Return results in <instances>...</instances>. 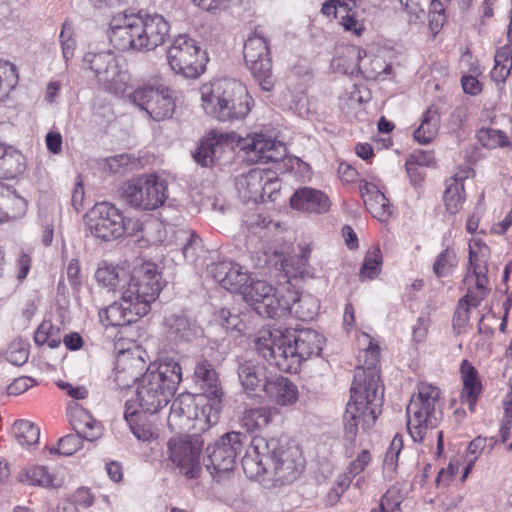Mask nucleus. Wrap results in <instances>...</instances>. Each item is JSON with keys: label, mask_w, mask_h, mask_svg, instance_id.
<instances>
[{"label": "nucleus", "mask_w": 512, "mask_h": 512, "mask_svg": "<svg viewBox=\"0 0 512 512\" xmlns=\"http://www.w3.org/2000/svg\"><path fill=\"white\" fill-rule=\"evenodd\" d=\"M358 345L363 347L358 356L359 366L356 369L350 389V400L344 412L345 439L350 443L362 429L370 428L380 413L383 400V387L380 383L379 346L365 332L358 336Z\"/></svg>", "instance_id": "f257e3e1"}, {"label": "nucleus", "mask_w": 512, "mask_h": 512, "mask_svg": "<svg viewBox=\"0 0 512 512\" xmlns=\"http://www.w3.org/2000/svg\"><path fill=\"white\" fill-rule=\"evenodd\" d=\"M325 338L316 330L267 329L259 332L255 349L269 364L286 373H297L303 362L319 356Z\"/></svg>", "instance_id": "f03ea898"}, {"label": "nucleus", "mask_w": 512, "mask_h": 512, "mask_svg": "<svg viewBox=\"0 0 512 512\" xmlns=\"http://www.w3.org/2000/svg\"><path fill=\"white\" fill-rule=\"evenodd\" d=\"M242 467L247 477H264L280 485L296 480L304 468V459L295 444L280 440L254 437L242 458Z\"/></svg>", "instance_id": "7ed1b4c3"}, {"label": "nucleus", "mask_w": 512, "mask_h": 512, "mask_svg": "<svg viewBox=\"0 0 512 512\" xmlns=\"http://www.w3.org/2000/svg\"><path fill=\"white\" fill-rule=\"evenodd\" d=\"M169 32V22L162 15L125 10L112 16L108 37L119 51L148 52L164 44Z\"/></svg>", "instance_id": "20e7f679"}, {"label": "nucleus", "mask_w": 512, "mask_h": 512, "mask_svg": "<svg viewBox=\"0 0 512 512\" xmlns=\"http://www.w3.org/2000/svg\"><path fill=\"white\" fill-rule=\"evenodd\" d=\"M226 148H238L244 152L245 159L251 163H268L282 160L286 148L280 141L267 138L262 133L240 137L236 133H210L193 154L195 161L202 166L212 165Z\"/></svg>", "instance_id": "39448f33"}, {"label": "nucleus", "mask_w": 512, "mask_h": 512, "mask_svg": "<svg viewBox=\"0 0 512 512\" xmlns=\"http://www.w3.org/2000/svg\"><path fill=\"white\" fill-rule=\"evenodd\" d=\"M201 107L219 121L244 119L251 110L246 87L235 79L222 78L200 87Z\"/></svg>", "instance_id": "423d86ee"}, {"label": "nucleus", "mask_w": 512, "mask_h": 512, "mask_svg": "<svg viewBox=\"0 0 512 512\" xmlns=\"http://www.w3.org/2000/svg\"><path fill=\"white\" fill-rule=\"evenodd\" d=\"M181 367L175 361L160 363L148 369L140 379L136 401L145 413L154 414L166 406L182 379Z\"/></svg>", "instance_id": "0eeeda50"}, {"label": "nucleus", "mask_w": 512, "mask_h": 512, "mask_svg": "<svg viewBox=\"0 0 512 512\" xmlns=\"http://www.w3.org/2000/svg\"><path fill=\"white\" fill-rule=\"evenodd\" d=\"M440 389L430 383L421 382L407 406V429L414 442H423L429 430L434 429L441 418L437 408Z\"/></svg>", "instance_id": "6e6552de"}, {"label": "nucleus", "mask_w": 512, "mask_h": 512, "mask_svg": "<svg viewBox=\"0 0 512 512\" xmlns=\"http://www.w3.org/2000/svg\"><path fill=\"white\" fill-rule=\"evenodd\" d=\"M85 224L90 233L103 241H112L125 234L137 232L138 220L126 218L122 211L109 202L96 203L85 215Z\"/></svg>", "instance_id": "1a4fd4ad"}, {"label": "nucleus", "mask_w": 512, "mask_h": 512, "mask_svg": "<svg viewBox=\"0 0 512 512\" xmlns=\"http://www.w3.org/2000/svg\"><path fill=\"white\" fill-rule=\"evenodd\" d=\"M163 287L156 264L141 262L128 272L126 284L121 286L122 298L136 304L138 313H148Z\"/></svg>", "instance_id": "9d476101"}, {"label": "nucleus", "mask_w": 512, "mask_h": 512, "mask_svg": "<svg viewBox=\"0 0 512 512\" xmlns=\"http://www.w3.org/2000/svg\"><path fill=\"white\" fill-rule=\"evenodd\" d=\"M219 413V408L209 403L202 404L198 411L195 398L181 394L172 402L167 423L173 431L205 430L218 422Z\"/></svg>", "instance_id": "9b49d317"}, {"label": "nucleus", "mask_w": 512, "mask_h": 512, "mask_svg": "<svg viewBox=\"0 0 512 512\" xmlns=\"http://www.w3.org/2000/svg\"><path fill=\"white\" fill-rule=\"evenodd\" d=\"M167 60L175 73L187 79H196L204 73L208 56L194 39L179 35L167 51Z\"/></svg>", "instance_id": "f8f14e48"}, {"label": "nucleus", "mask_w": 512, "mask_h": 512, "mask_svg": "<svg viewBox=\"0 0 512 512\" xmlns=\"http://www.w3.org/2000/svg\"><path fill=\"white\" fill-rule=\"evenodd\" d=\"M123 197L132 207L141 210H155L168 197V183L156 174H147L129 180L123 187Z\"/></svg>", "instance_id": "ddd939ff"}, {"label": "nucleus", "mask_w": 512, "mask_h": 512, "mask_svg": "<svg viewBox=\"0 0 512 512\" xmlns=\"http://www.w3.org/2000/svg\"><path fill=\"white\" fill-rule=\"evenodd\" d=\"M274 289L265 281H252L242 294L243 299L253 307L258 315L267 318H282L287 315L289 299L281 288Z\"/></svg>", "instance_id": "4468645a"}, {"label": "nucleus", "mask_w": 512, "mask_h": 512, "mask_svg": "<svg viewBox=\"0 0 512 512\" xmlns=\"http://www.w3.org/2000/svg\"><path fill=\"white\" fill-rule=\"evenodd\" d=\"M85 69L91 70L98 82L114 94L126 91L129 75L119 67L116 57L110 52L87 53L83 58Z\"/></svg>", "instance_id": "2eb2a0df"}, {"label": "nucleus", "mask_w": 512, "mask_h": 512, "mask_svg": "<svg viewBox=\"0 0 512 512\" xmlns=\"http://www.w3.org/2000/svg\"><path fill=\"white\" fill-rule=\"evenodd\" d=\"M244 60L255 80L263 91L270 92L274 87L272 62L266 38L254 32L246 40L243 49Z\"/></svg>", "instance_id": "dca6fc26"}, {"label": "nucleus", "mask_w": 512, "mask_h": 512, "mask_svg": "<svg viewBox=\"0 0 512 512\" xmlns=\"http://www.w3.org/2000/svg\"><path fill=\"white\" fill-rule=\"evenodd\" d=\"M129 98L155 121L169 119L175 111L173 91L164 85L140 86L129 95Z\"/></svg>", "instance_id": "f3484780"}, {"label": "nucleus", "mask_w": 512, "mask_h": 512, "mask_svg": "<svg viewBox=\"0 0 512 512\" xmlns=\"http://www.w3.org/2000/svg\"><path fill=\"white\" fill-rule=\"evenodd\" d=\"M245 440L244 434L231 431L221 436L214 444L208 445L204 458L207 470L211 474L231 471L237 456L244 448Z\"/></svg>", "instance_id": "a211bd4d"}, {"label": "nucleus", "mask_w": 512, "mask_h": 512, "mask_svg": "<svg viewBox=\"0 0 512 512\" xmlns=\"http://www.w3.org/2000/svg\"><path fill=\"white\" fill-rule=\"evenodd\" d=\"M203 441L197 437L172 438L168 443L169 459L188 478H197L201 472L200 454Z\"/></svg>", "instance_id": "6ab92c4d"}, {"label": "nucleus", "mask_w": 512, "mask_h": 512, "mask_svg": "<svg viewBox=\"0 0 512 512\" xmlns=\"http://www.w3.org/2000/svg\"><path fill=\"white\" fill-rule=\"evenodd\" d=\"M272 173L258 168L249 170L236 178V189L244 201H262L266 193L271 194V186H276ZM276 188L273 187V190Z\"/></svg>", "instance_id": "aec40b11"}, {"label": "nucleus", "mask_w": 512, "mask_h": 512, "mask_svg": "<svg viewBox=\"0 0 512 512\" xmlns=\"http://www.w3.org/2000/svg\"><path fill=\"white\" fill-rule=\"evenodd\" d=\"M193 379L205 395L207 403L217 406L221 411L223 390L214 365L207 359L198 357L195 361Z\"/></svg>", "instance_id": "412c9836"}, {"label": "nucleus", "mask_w": 512, "mask_h": 512, "mask_svg": "<svg viewBox=\"0 0 512 512\" xmlns=\"http://www.w3.org/2000/svg\"><path fill=\"white\" fill-rule=\"evenodd\" d=\"M489 254V249L485 244L477 245V250H474L470 247L469 251V265L472 269L473 275L475 276V285L477 288V293L468 292L460 301H464L466 305H468L469 309L471 307H477L483 297L487 292V258Z\"/></svg>", "instance_id": "4be33fe9"}, {"label": "nucleus", "mask_w": 512, "mask_h": 512, "mask_svg": "<svg viewBox=\"0 0 512 512\" xmlns=\"http://www.w3.org/2000/svg\"><path fill=\"white\" fill-rule=\"evenodd\" d=\"M321 11L326 16L333 15L345 31L359 36L364 30L362 11L357 0H327Z\"/></svg>", "instance_id": "5701e85b"}, {"label": "nucleus", "mask_w": 512, "mask_h": 512, "mask_svg": "<svg viewBox=\"0 0 512 512\" xmlns=\"http://www.w3.org/2000/svg\"><path fill=\"white\" fill-rule=\"evenodd\" d=\"M210 273L224 289L241 295L250 281L248 272L240 265L230 261H222L212 265Z\"/></svg>", "instance_id": "b1692460"}, {"label": "nucleus", "mask_w": 512, "mask_h": 512, "mask_svg": "<svg viewBox=\"0 0 512 512\" xmlns=\"http://www.w3.org/2000/svg\"><path fill=\"white\" fill-rule=\"evenodd\" d=\"M281 290L285 291V296L289 299L287 314H294L303 321L312 320L316 316L319 303L312 295H300L290 281H286Z\"/></svg>", "instance_id": "393cba45"}, {"label": "nucleus", "mask_w": 512, "mask_h": 512, "mask_svg": "<svg viewBox=\"0 0 512 512\" xmlns=\"http://www.w3.org/2000/svg\"><path fill=\"white\" fill-rule=\"evenodd\" d=\"M292 208L313 213H325L330 208L329 197L322 191L303 187L295 191L290 199Z\"/></svg>", "instance_id": "a878e982"}, {"label": "nucleus", "mask_w": 512, "mask_h": 512, "mask_svg": "<svg viewBox=\"0 0 512 512\" xmlns=\"http://www.w3.org/2000/svg\"><path fill=\"white\" fill-rule=\"evenodd\" d=\"M27 201L12 186L0 183V224L23 217Z\"/></svg>", "instance_id": "bb28decb"}, {"label": "nucleus", "mask_w": 512, "mask_h": 512, "mask_svg": "<svg viewBox=\"0 0 512 512\" xmlns=\"http://www.w3.org/2000/svg\"><path fill=\"white\" fill-rule=\"evenodd\" d=\"M136 304L121 297L120 302H114L99 313L101 320L107 326H124L136 322L146 313H138Z\"/></svg>", "instance_id": "cd10ccee"}, {"label": "nucleus", "mask_w": 512, "mask_h": 512, "mask_svg": "<svg viewBox=\"0 0 512 512\" xmlns=\"http://www.w3.org/2000/svg\"><path fill=\"white\" fill-rule=\"evenodd\" d=\"M263 385L267 397L277 405L290 406L298 401V388L288 378L277 377L275 380L267 381Z\"/></svg>", "instance_id": "c85d7f7f"}, {"label": "nucleus", "mask_w": 512, "mask_h": 512, "mask_svg": "<svg viewBox=\"0 0 512 512\" xmlns=\"http://www.w3.org/2000/svg\"><path fill=\"white\" fill-rule=\"evenodd\" d=\"M463 389L461 402L468 404L470 411L475 410L477 400L482 392V384L478 372L468 360H463L460 367Z\"/></svg>", "instance_id": "c756f323"}, {"label": "nucleus", "mask_w": 512, "mask_h": 512, "mask_svg": "<svg viewBox=\"0 0 512 512\" xmlns=\"http://www.w3.org/2000/svg\"><path fill=\"white\" fill-rule=\"evenodd\" d=\"M17 480L25 485L44 488H58L62 483L46 466L36 464L22 468L17 474Z\"/></svg>", "instance_id": "7c9ffc66"}, {"label": "nucleus", "mask_w": 512, "mask_h": 512, "mask_svg": "<svg viewBox=\"0 0 512 512\" xmlns=\"http://www.w3.org/2000/svg\"><path fill=\"white\" fill-rule=\"evenodd\" d=\"M167 335L175 342H190L198 336L199 327L184 315H172L166 319Z\"/></svg>", "instance_id": "2f4dec72"}, {"label": "nucleus", "mask_w": 512, "mask_h": 512, "mask_svg": "<svg viewBox=\"0 0 512 512\" xmlns=\"http://www.w3.org/2000/svg\"><path fill=\"white\" fill-rule=\"evenodd\" d=\"M70 424L87 441H95L101 437V425L85 409H74L70 414Z\"/></svg>", "instance_id": "473e14b6"}, {"label": "nucleus", "mask_w": 512, "mask_h": 512, "mask_svg": "<svg viewBox=\"0 0 512 512\" xmlns=\"http://www.w3.org/2000/svg\"><path fill=\"white\" fill-rule=\"evenodd\" d=\"M440 128V113L434 105L423 113L419 127L414 131V139L422 145L432 142Z\"/></svg>", "instance_id": "72a5a7b5"}, {"label": "nucleus", "mask_w": 512, "mask_h": 512, "mask_svg": "<svg viewBox=\"0 0 512 512\" xmlns=\"http://www.w3.org/2000/svg\"><path fill=\"white\" fill-rule=\"evenodd\" d=\"M25 168V157L20 151L11 147L0 150L1 178H16L25 171Z\"/></svg>", "instance_id": "f704fd0d"}, {"label": "nucleus", "mask_w": 512, "mask_h": 512, "mask_svg": "<svg viewBox=\"0 0 512 512\" xmlns=\"http://www.w3.org/2000/svg\"><path fill=\"white\" fill-rule=\"evenodd\" d=\"M277 414L276 408L257 407L246 409L241 418V426L248 432H255L269 425Z\"/></svg>", "instance_id": "c9c22d12"}, {"label": "nucleus", "mask_w": 512, "mask_h": 512, "mask_svg": "<svg viewBox=\"0 0 512 512\" xmlns=\"http://www.w3.org/2000/svg\"><path fill=\"white\" fill-rule=\"evenodd\" d=\"M238 377L246 391H254L262 383H266L265 367L253 360L245 361L238 367Z\"/></svg>", "instance_id": "e433bc0d"}, {"label": "nucleus", "mask_w": 512, "mask_h": 512, "mask_svg": "<svg viewBox=\"0 0 512 512\" xmlns=\"http://www.w3.org/2000/svg\"><path fill=\"white\" fill-rule=\"evenodd\" d=\"M97 282L109 291L119 290L128 280V271L123 267L104 264L95 273Z\"/></svg>", "instance_id": "4c0bfd02"}, {"label": "nucleus", "mask_w": 512, "mask_h": 512, "mask_svg": "<svg viewBox=\"0 0 512 512\" xmlns=\"http://www.w3.org/2000/svg\"><path fill=\"white\" fill-rule=\"evenodd\" d=\"M370 99V92L364 85L351 84L350 87L339 96V108L346 114L358 111L363 102Z\"/></svg>", "instance_id": "58836bf2"}, {"label": "nucleus", "mask_w": 512, "mask_h": 512, "mask_svg": "<svg viewBox=\"0 0 512 512\" xmlns=\"http://www.w3.org/2000/svg\"><path fill=\"white\" fill-rule=\"evenodd\" d=\"M443 199L446 211L449 214L453 215L459 212L465 199L463 180L458 178L448 179Z\"/></svg>", "instance_id": "ea45409f"}, {"label": "nucleus", "mask_w": 512, "mask_h": 512, "mask_svg": "<svg viewBox=\"0 0 512 512\" xmlns=\"http://www.w3.org/2000/svg\"><path fill=\"white\" fill-rule=\"evenodd\" d=\"M495 65L491 71V78L497 83H503L509 76L512 68V50L505 45L496 51Z\"/></svg>", "instance_id": "a19ab883"}, {"label": "nucleus", "mask_w": 512, "mask_h": 512, "mask_svg": "<svg viewBox=\"0 0 512 512\" xmlns=\"http://www.w3.org/2000/svg\"><path fill=\"white\" fill-rule=\"evenodd\" d=\"M13 432L17 442L23 447L36 445L40 438V428L28 420L16 421Z\"/></svg>", "instance_id": "79ce46f5"}, {"label": "nucleus", "mask_w": 512, "mask_h": 512, "mask_svg": "<svg viewBox=\"0 0 512 512\" xmlns=\"http://www.w3.org/2000/svg\"><path fill=\"white\" fill-rule=\"evenodd\" d=\"M19 75L16 66L9 62H0V103L6 101L18 84Z\"/></svg>", "instance_id": "37998d69"}, {"label": "nucleus", "mask_w": 512, "mask_h": 512, "mask_svg": "<svg viewBox=\"0 0 512 512\" xmlns=\"http://www.w3.org/2000/svg\"><path fill=\"white\" fill-rule=\"evenodd\" d=\"M133 362H138V360L130 359L126 354H123L118 361L115 381L120 387H129L138 379L140 371L132 369Z\"/></svg>", "instance_id": "c03bdc74"}, {"label": "nucleus", "mask_w": 512, "mask_h": 512, "mask_svg": "<svg viewBox=\"0 0 512 512\" xmlns=\"http://www.w3.org/2000/svg\"><path fill=\"white\" fill-rule=\"evenodd\" d=\"M476 136L481 145L488 149L506 147L511 144L503 131L494 128H481Z\"/></svg>", "instance_id": "a18cd8bd"}, {"label": "nucleus", "mask_w": 512, "mask_h": 512, "mask_svg": "<svg viewBox=\"0 0 512 512\" xmlns=\"http://www.w3.org/2000/svg\"><path fill=\"white\" fill-rule=\"evenodd\" d=\"M382 265V254L379 247H371L364 258L363 265L360 269L361 279H373L376 277Z\"/></svg>", "instance_id": "49530a36"}, {"label": "nucleus", "mask_w": 512, "mask_h": 512, "mask_svg": "<svg viewBox=\"0 0 512 512\" xmlns=\"http://www.w3.org/2000/svg\"><path fill=\"white\" fill-rule=\"evenodd\" d=\"M177 240L181 241L182 254L187 260H194L201 248V239L191 230L181 229L176 233Z\"/></svg>", "instance_id": "de8ad7c7"}, {"label": "nucleus", "mask_w": 512, "mask_h": 512, "mask_svg": "<svg viewBox=\"0 0 512 512\" xmlns=\"http://www.w3.org/2000/svg\"><path fill=\"white\" fill-rule=\"evenodd\" d=\"M457 265L456 253L452 249H445L436 258L433 264V271L437 277L450 275Z\"/></svg>", "instance_id": "09e8293b"}, {"label": "nucleus", "mask_w": 512, "mask_h": 512, "mask_svg": "<svg viewBox=\"0 0 512 512\" xmlns=\"http://www.w3.org/2000/svg\"><path fill=\"white\" fill-rule=\"evenodd\" d=\"M433 162L434 155L431 151L417 150L409 157L405 166L407 174L414 185L418 184V179L413 178L412 172L417 170V166L423 168L431 165Z\"/></svg>", "instance_id": "8fccbe9b"}, {"label": "nucleus", "mask_w": 512, "mask_h": 512, "mask_svg": "<svg viewBox=\"0 0 512 512\" xmlns=\"http://www.w3.org/2000/svg\"><path fill=\"white\" fill-rule=\"evenodd\" d=\"M132 405L127 402V407L125 411V419L130 425L131 431L134 436L141 441H149L155 435V431L152 426H145L134 424V417L138 415V411L136 409H132Z\"/></svg>", "instance_id": "3c124183"}, {"label": "nucleus", "mask_w": 512, "mask_h": 512, "mask_svg": "<svg viewBox=\"0 0 512 512\" xmlns=\"http://www.w3.org/2000/svg\"><path fill=\"white\" fill-rule=\"evenodd\" d=\"M446 7L440 0H432L429 8V26L434 32H438L446 21Z\"/></svg>", "instance_id": "603ef678"}, {"label": "nucleus", "mask_w": 512, "mask_h": 512, "mask_svg": "<svg viewBox=\"0 0 512 512\" xmlns=\"http://www.w3.org/2000/svg\"><path fill=\"white\" fill-rule=\"evenodd\" d=\"M83 437L77 433L68 434L58 441L57 452L59 455L71 456L82 448Z\"/></svg>", "instance_id": "864d4df0"}, {"label": "nucleus", "mask_w": 512, "mask_h": 512, "mask_svg": "<svg viewBox=\"0 0 512 512\" xmlns=\"http://www.w3.org/2000/svg\"><path fill=\"white\" fill-rule=\"evenodd\" d=\"M364 203L370 213L376 218L381 219L388 214L389 201L382 191L376 192V196L368 198Z\"/></svg>", "instance_id": "5fc2aeb1"}, {"label": "nucleus", "mask_w": 512, "mask_h": 512, "mask_svg": "<svg viewBox=\"0 0 512 512\" xmlns=\"http://www.w3.org/2000/svg\"><path fill=\"white\" fill-rule=\"evenodd\" d=\"M403 448V439L400 435H395L385 454L384 468L388 471H394L397 467L398 456Z\"/></svg>", "instance_id": "6e6d98bb"}, {"label": "nucleus", "mask_w": 512, "mask_h": 512, "mask_svg": "<svg viewBox=\"0 0 512 512\" xmlns=\"http://www.w3.org/2000/svg\"><path fill=\"white\" fill-rule=\"evenodd\" d=\"M486 438L482 437H476L474 440H472L467 448V456L469 457V463L466 465L462 480H465L468 476L474 462L478 459L479 455L483 451V449L486 446Z\"/></svg>", "instance_id": "4d7b16f0"}, {"label": "nucleus", "mask_w": 512, "mask_h": 512, "mask_svg": "<svg viewBox=\"0 0 512 512\" xmlns=\"http://www.w3.org/2000/svg\"><path fill=\"white\" fill-rule=\"evenodd\" d=\"M218 322L219 324L226 328L231 330H238L241 331L242 329V321L239 318V316L235 313H232L230 309L222 308L218 312Z\"/></svg>", "instance_id": "13d9d810"}, {"label": "nucleus", "mask_w": 512, "mask_h": 512, "mask_svg": "<svg viewBox=\"0 0 512 512\" xmlns=\"http://www.w3.org/2000/svg\"><path fill=\"white\" fill-rule=\"evenodd\" d=\"M29 352L20 343H13L7 351V359L10 363L20 366L28 360Z\"/></svg>", "instance_id": "bf43d9fd"}, {"label": "nucleus", "mask_w": 512, "mask_h": 512, "mask_svg": "<svg viewBox=\"0 0 512 512\" xmlns=\"http://www.w3.org/2000/svg\"><path fill=\"white\" fill-rule=\"evenodd\" d=\"M36 384L35 380L28 376H21L13 380L7 387L9 395H20Z\"/></svg>", "instance_id": "052dcab7"}, {"label": "nucleus", "mask_w": 512, "mask_h": 512, "mask_svg": "<svg viewBox=\"0 0 512 512\" xmlns=\"http://www.w3.org/2000/svg\"><path fill=\"white\" fill-rule=\"evenodd\" d=\"M399 2L408 15V22H417L424 18L425 11L415 0H399Z\"/></svg>", "instance_id": "680f3d73"}, {"label": "nucleus", "mask_w": 512, "mask_h": 512, "mask_svg": "<svg viewBox=\"0 0 512 512\" xmlns=\"http://www.w3.org/2000/svg\"><path fill=\"white\" fill-rule=\"evenodd\" d=\"M370 461V452L368 450H362L357 458L349 464L347 471L351 476L355 477L365 469Z\"/></svg>", "instance_id": "e2e57ef3"}, {"label": "nucleus", "mask_w": 512, "mask_h": 512, "mask_svg": "<svg viewBox=\"0 0 512 512\" xmlns=\"http://www.w3.org/2000/svg\"><path fill=\"white\" fill-rule=\"evenodd\" d=\"M60 42L62 47V54L66 61L73 57L76 43L71 35L67 32L66 24L63 25L60 33Z\"/></svg>", "instance_id": "0e129e2a"}, {"label": "nucleus", "mask_w": 512, "mask_h": 512, "mask_svg": "<svg viewBox=\"0 0 512 512\" xmlns=\"http://www.w3.org/2000/svg\"><path fill=\"white\" fill-rule=\"evenodd\" d=\"M352 478L354 477L348 472L338 476L336 480V487H334L328 495L331 502L339 499L343 492L349 487Z\"/></svg>", "instance_id": "69168bd1"}, {"label": "nucleus", "mask_w": 512, "mask_h": 512, "mask_svg": "<svg viewBox=\"0 0 512 512\" xmlns=\"http://www.w3.org/2000/svg\"><path fill=\"white\" fill-rule=\"evenodd\" d=\"M57 386L65 391L70 397L76 400L85 399L88 396V390L85 386H73L65 381H58Z\"/></svg>", "instance_id": "338daca9"}, {"label": "nucleus", "mask_w": 512, "mask_h": 512, "mask_svg": "<svg viewBox=\"0 0 512 512\" xmlns=\"http://www.w3.org/2000/svg\"><path fill=\"white\" fill-rule=\"evenodd\" d=\"M469 307L464 301H459L453 317L454 327L462 328L469 321Z\"/></svg>", "instance_id": "774afa93"}]
</instances>
